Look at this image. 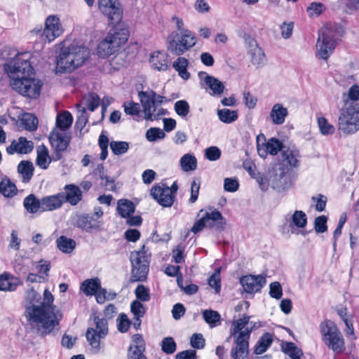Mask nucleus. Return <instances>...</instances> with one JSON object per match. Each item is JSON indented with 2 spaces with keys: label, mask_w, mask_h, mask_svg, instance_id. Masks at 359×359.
Returning <instances> with one entry per match:
<instances>
[{
  "label": "nucleus",
  "mask_w": 359,
  "mask_h": 359,
  "mask_svg": "<svg viewBox=\"0 0 359 359\" xmlns=\"http://www.w3.org/2000/svg\"><path fill=\"white\" fill-rule=\"evenodd\" d=\"M130 311L134 315V318H142L146 313L145 307L138 300H135L131 303Z\"/></svg>",
  "instance_id": "obj_56"
},
{
  "label": "nucleus",
  "mask_w": 359,
  "mask_h": 359,
  "mask_svg": "<svg viewBox=\"0 0 359 359\" xmlns=\"http://www.w3.org/2000/svg\"><path fill=\"white\" fill-rule=\"evenodd\" d=\"M145 347L142 346H130L128 353V359H147L144 354Z\"/></svg>",
  "instance_id": "obj_49"
},
{
  "label": "nucleus",
  "mask_w": 359,
  "mask_h": 359,
  "mask_svg": "<svg viewBox=\"0 0 359 359\" xmlns=\"http://www.w3.org/2000/svg\"><path fill=\"white\" fill-rule=\"evenodd\" d=\"M64 189V203L68 202L72 205H76L82 200V191L75 184H67Z\"/></svg>",
  "instance_id": "obj_25"
},
{
  "label": "nucleus",
  "mask_w": 359,
  "mask_h": 359,
  "mask_svg": "<svg viewBox=\"0 0 359 359\" xmlns=\"http://www.w3.org/2000/svg\"><path fill=\"white\" fill-rule=\"evenodd\" d=\"M29 56L27 53L18 54L11 62L9 71L17 74V78L29 76L34 74V68L29 62Z\"/></svg>",
  "instance_id": "obj_16"
},
{
  "label": "nucleus",
  "mask_w": 359,
  "mask_h": 359,
  "mask_svg": "<svg viewBox=\"0 0 359 359\" xmlns=\"http://www.w3.org/2000/svg\"><path fill=\"white\" fill-rule=\"evenodd\" d=\"M94 323L95 327H88L86 336L93 352L97 353L100 351V340L108 334V323L105 318L98 316L95 317Z\"/></svg>",
  "instance_id": "obj_14"
},
{
  "label": "nucleus",
  "mask_w": 359,
  "mask_h": 359,
  "mask_svg": "<svg viewBox=\"0 0 359 359\" xmlns=\"http://www.w3.org/2000/svg\"><path fill=\"white\" fill-rule=\"evenodd\" d=\"M312 201L315 203V208L318 212H323L326 207L327 197L322 194L311 198Z\"/></svg>",
  "instance_id": "obj_63"
},
{
  "label": "nucleus",
  "mask_w": 359,
  "mask_h": 359,
  "mask_svg": "<svg viewBox=\"0 0 359 359\" xmlns=\"http://www.w3.org/2000/svg\"><path fill=\"white\" fill-rule=\"evenodd\" d=\"M135 294L140 302H148L150 299L149 290L143 285H138L137 286Z\"/></svg>",
  "instance_id": "obj_57"
},
{
  "label": "nucleus",
  "mask_w": 359,
  "mask_h": 359,
  "mask_svg": "<svg viewBox=\"0 0 359 359\" xmlns=\"http://www.w3.org/2000/svg\"><path fill=\"white\" fill-rule=\"evenodd\" d=\"M100 104V99L97 94L93 93L88 95V100L86 101V107L88 109L93 111L96 108L99 107Z\"/></svg>",
  "instance_id": "obj_64"
},
{
  "label": "nucleus",
  "mask_w": 359,
  "mask_h": 359,
  "mask_svg": "<svg viewBox=\"0 0 359 359\" xmlns=\"http://www.w3.org/2000/svg\"><path fill=\"white\" fill-rule=\"evenodd\" d=\"M282 351L287 354L291 359H301L303 351L293 342H285L281 347Z\"/></svg>",
  "instance_id": "obj_42"
},
{
  "label": "nucleus",
  "mask_w": 359,
  "mask_h": 359,
  "mask_svg": "<svg viewBox=\"0 0 359 359\" xmlns=\"http://www.w3.org/2000/svg\"><path fill=\"white\" fill-rule=\"evenodd\" d=\"M273 342L272 334L265 332L260 337L255 347V353L257 355L264 353Z\"/></svg>",
  "instance_id": "obj_41"
},
{
  "label": "nucleus",
  "mask_w": 359,
  "mask_h": 359,
  "mask_svg": "<svg viewBox=\"0 0 359 359\" xmlns=\"http://www.w3.org/2000/svg\"><path fill=\"white\" fill-rule=\"evenodd\" d=\"M151 196L158 204L165 208L171 207L175 200V196L171 195L168 187L164 184H156L150 190Z\"/></svg>",
  "instance_id": "obj_18"
},
{
  "label": "nucleus",
  "mask_w": 359,
  "mask_h": 359,
  "mask_svg": "<svg viewBox=\"0 0 359 359\" xmlns=\"http://www.w3.org/2000/svg\"><path fill=\"white\" fill-rule=\"evenodd\" d=\"M243 290L248 294H254L261 291L266 284V279L264 276L248 275L242 277L240 280Z\"/></svg>",
  "instance_id": "obj_21"
},
{
  "label": "nucleus",
  "mask_w": 359,
  "mask_h": 359,
  "mask_svg": "<svg viewBox=\"0 0 359 359\" xmlns=\"http://www.w3.org/2000/svg\"><path fill=\"white\" fill-rule=\"evenodd\" d=\"M177 344L174 339L171 337H167L163 339L161 341V350L166 354H172L176 351Z\"/></svg>",
  "instance_id": "obj_52"
},
{
  "label": "nucleus",
  "mask_w": 359,
  "mask_h": 359,
  "mask_svg": "<svg viewBox=\"0 0 359 359\" xmlns=\"http://www.w3.org/2000/svg\"><path fill=\"white\" fill-rule=\"evenodd\" d=\"M250 54L252 63L257 67H262L266 63V57L264 50L262 48L258 46L256 42H255L254 46H251Z\"/></svg>",
  "instance_id": "obj_35"
},
{
  "label": "nucleus",
  "mask_w": 359,
  "mask_h": 359,
  "mask_svg": "<svg viewBox=\"0 0 359 359\" xmlns=\"http://www.w3.org/2000/svg\"><path fill=\"white\" fill-rule=\"evenodd\" d=\"M104 215L100 206L94 208L93 213H84L78 216L76 226L86 233H97L104 229Z\"/></svg>",
  "instance_id": "obj_11"
},
{
  "label": "nucleus",
  "mask_w": 359,
  "mask_h": 359,
  "mask_svg": "<svg viewBox=\"0 0 359 359\" xmlns=\"http://www.w3.org/2000/svg\"><path fill=\"white\" fill-rule=\"evenodd\" d=\"M327 217L325 215L318 216L315 219L314 229L317 233H324L327 230Z\"/></svg>",
  "instance_id": "obj_58"
},
{
  "label": "nucleus",
  "mask_w": 359,
  "mask_h": 359,
  "mask_svg": "<svg viewBox=\"0 0 359 359\" xmlns=\"http://www.w3.org/2000/svg\"><path fill=\"white\" fill-rule=\"evenodd\" d=\"M318 126L320 133L323 135H332L335 132L334 126L330 123L325 117L318 118Z\"/></svg>",
  "instance_id": "obj_47"
},
{
  "label": "nucleus",
  "mask_w": 359,
  "mask_h": 359,
  "mask_svg": "<svg viewBox=\"0 0 359 359\" xmlns=\"http://www.w3.org/2000/svg\"><path fill=\"white\" fill-rule=\"evenodd\" d=\"M63 31L62 26L57 15H50L46 19L45 28L42 36H44L48 42H51L59 37L63 33Z\"/></svg>",
  "instance_id": "obj_19"
},
{
  "label": "nucleus",
  "mask_w": 359,
  "mask_h": 359,
  "mask_svg": "<svg viewBox=\"0 0 359 359\" xmlns=\"http://www.w3.org/2000/svg\"><path fill=\"white\" fill-rule=\"evenodd\" d=\"M269 294L272 298L279 299L283 295V289L278 282H273L269 285Z\"/></svg>",
  "instance_id": "obj_62"
},
{
  "label": "nucleus",
  "mask_w": 359,
  "mask_h": 359,
  "mask_svg": "<svg viewBox=\"0 0 359 359\" xmlns=\"http://www.w3.org/2000/svg\"><path fill=\"white\" fill-rule=\"evenodd\" d=\"M205 156L209 161H215L220 158L221 151L218 147L212 146L205 150Z\"/></svg>",
  "instance_id": "obj_61"
},
{
  "label": "nucleus",
  "mask_w": 359,
  "mask_h": 359,
  "mask_svg": "<svg viewBox=\"0 0 359 359\" xmlns=\"http://www.w3.org/2000/svg\"><path fill=\"white\" fill-rule=\"evenodd\" d=\"M90 57V50L85 46L71 44L62 48L56 58L55 72L71 73L81 67Z\"/></svg>",
  "instance_id": "obj_2"
},
{
  "label": "nucleus",
  "mask_w": 359,
  "mask_h": 359,
  "mask_svg": "<svg viewBox=\"0 0 359 359\" xmlns=\"http://www.w3.org/2000/svg\"><path fill=\"white\" fill-rule=\"evenodd\" d=\"M338 129L346 135L359 130V105H343L338 118Z\"/></svg>",
  "instance_id": "obj_8"
},
{
  "label": "nucleus",
  "mask_w": 359,
  "mask_h": 359,
  "mask_svg": "<svg viewBox=\"0 0 359 359\" xmlns=\"http://www.w3.org/2000/svg\"><path fill=\"white\" fill-rule=\"evenodd\" d=\"M190 344L193 348L201 349L204 348L205 341L201 334L195 333L191 337Z\"/></svg>",
  "instance_id": "obj_60"
},
{
  "label": "nucleus",
  "mask_w": 359,
  "mask_h": 359,
  "mask_svg": "<svg viewBox=\"0 0 359 359\" xmlns=\"http://www.w3.org/2000/svg\"><path fill=\"white\" fill-rule=\"evenodd\" d=\"M217 116L219 121L224 123H231L236 121L238 116L236 111L226 108L218 109Z\"/></svg>",
  "instance_id": "obj_45"
},
{
  "label": "nucleus",
  "mask_w": 359,
  "mask_h": 359,
  "mask_svg": "<svg viewBox=\"0 0 359 359\" xmlns=\"http://www.w3.org/2000/svg\"><path fill=\"white\" fill-rule=\"evenodd\" d=\"M165 136V134L164 131L159 128H151L146 133V138L149 142L162 140Z\"/></svg>",
  "instance_id": "obj_53"
},
{
  "label": "nucleus",
  "mask_w": 359,
  "mask_h": 359,
  "mask_svg": "<svg viewBox=\"0 0 359 359\" xmlns=\"http://www.w3.org/2000/svg\"><path fill=\"white\" fill-rule=\"evenodd\" d=\"M101 282L99 278L87 279L83 282L81 290L86 295H93L100 288Z\"/></svg>",
  "instance_id": "obj_39"
},
{
  "label": "nucleus",
  "mask_w": 359,
  "mask_h": 359,
  "mask_svg": "<svg viewBox=\"0 0 359 359\" xmlns=\"http://www.w3.org/2000/svg\"><path fill=\"white\" fill-rule=\"evenodd\" d=\"M42 212L53 211L60 208L64 204V192L46 196L41 198Z\"/></svg>",
  "instance_id": "obj_24"
},
{
  "label": "nucleus",
  "mask_w": 359,
  "mask_h": 359,
  "mask_svg": "<svg viewBox=\"0 0 359 359\" xmlns=\"http://www.w3.org/2000/svg\"><path fill=\"white\" fill-rule=\"evenodd\" d=\"M319 330L323 341L334 353L339 354L345 351L344 337L333 321L324 320L319 325Z\"/></svg>",
  "instance_id": "obj_7"
},
{
  "label": "nucleus",
  "mask_w": 359,
  "mask_h": 359,
  "mask_svg": "<svg viewBox=\"0 0 359 359\" xmlns=\"http://www.w3.org/2000/svg\"><path fill=\"white\" fill-rule=\"evenodd\" d=\"M36 165L43 170L47 169L53 160L49 155L47 147L44 144L39 145L36 148Z\"/></svg>",
  "instance_id": "obj_29"
},
{
  "label": "nucleus",
  "mask_w": 359,
  "mask_h": 359,
  "mask_svg": "<svg viewBox=\"0 0 359 359\" xmlns=\"http://www.w3.org/2000/svg\"><path fill=\"white\" fill-rule=\"evenodd\" d=\"M23 206L27 212L31 214H35L38 212H43L41 199H39L33 194L28 195L24 198Z\"/></svg>",
  "instance_id": "obj_30"
},
{
  "label": "nucleus",
  "mask_w": 359,
  "mask_h": 359,
  "mask_svg": "<svg viewBox=\"0 0 359 359\" xmlns=\"http://www.w3.org/2000/svg\"><path fill=\"white\" fill-rule=\"evenodd\" d=\"M174 109L176 114L182 118H185L190 111L189 103L184 100H180L175 103Z\"/></svg>",
  "instance_id": "obj_51"
},
{
  "label": "nucleus",
  "mask_w": 359,
  "mask_h": 359,
  "mask_svg": "<svg viewBox=\"0 0 359 359\" xmlns=\"http://www.w3.org/2000/svg\"><path fill=\"white\" fill-rule=\"evenodd\" d=\"M124 111L126 114L130 116L139 115L140 112V106L138 103L133 101L125 102L123 104Z\"/></svg>",
  "instance_id": "obj_55"
},
{
  "label": "nucleus",
  "mask_w": 359,
  "mask_h": 359,
  "mask_svg": "<svg viewBox=\"0 0 359 359\" xmlns=\"http://www.w3.org/2000/svg\"><path fill=\"white\" fill-rule=\"evenodd\" d=\"M301 155L296 148L285 147L281 152V160L276 175L278 177L276 187L279 191L292 186L291 170L299 165Z\"/></svg>",
  "instance_id": "obj_3"
},
{
  "label": "nucleus",
  "mask_w": 359,
  "mask_h": 359,
  "mask_svg": "<svg viewBox=\"0 0 359 359\" xmlns=\"http://www.w3.org/2000/svg\"><path fill=\"white\" fill-rule=\"evenodd\" d=\"M34 168L29 161H21L18 165V172L24 183L29 182L33 177Z\"/></svg>",
  "instance_id": "obj_31"
},
{
  "label": "nucleus",
  "mask_w": 359,
  "mask_h": 359,
  "mask_svg": "<svg viewBox=\"0 0 359 359\" xmlns=\"http://www.w3.org/2000/svg\"><path fill=\"white\" fill-rule=\"evenodd\" d=\"M359 100V86L353 84L347 92L342 94L343 105L350 104V105H359L356 102Z\"/></svg>",
  "instance_id": "obj_36"
},
{
  "label": "nucleus",
  "mask_w": 359,
  "mask_h": 359,
  "mask_svg": "<svg viewBox=\"0 0 359 359\" xmlns=\"http://www.w3.org/2000/svg\"><path fill=\"white\" fill-rule=\"evenodd\" d=\"M129 36V31L124 23L115 25L110 29L104 39L98 45L97 55L101 57H107L125 44Z\"/></svg>",
  "instance_id": "obj_6"
},
{
  "label": "nucleus",
  "mask_w": 359,
  "mask_h": 359,
  "mask_svg": "<svg viewBox=\"0 0 359 359\" xmlns=\"http://www.w3.org/2000/svg\"><path fill=\"white\" fill-rule=\"evenodd\" d=\"M287 114V109L283 107L281 104L277 103L273 106L270 116L274 124L280 125L285 122V117Z\"/></svg>",
  "instance_id": "obj_33"
},
{
  "label": "nucleus",
  "mask_w": 359,
  "mask_h": 359,
  "mask_svg": "<svg viewBox=\"0 0 359 359\" xmlns=\"http://www.w3.org/2000/svg\"><path fill=\"white\" fill-rule=\"evenodd\" d=\"M250 317L245 316L233 322V330L231 335L236 337V346L231 350V356L233 359H240L247 357L249 351V339L250 334L255 327H246L250 323Z\"/></svg>",
  "instance_id": "obj_5"
},
{
  "label": "nucleus",
  "mask_w": 359,
  "mask_h": 359,
  "mask_svg": "<svg viewBox=\"0 0 359 359\" xmlns=\"http://www.w3.org/2000/svg\"><path fill=\"white\" fill-rule=\"evenodd\" d=\"M342 36L341 28L335 24H327L319 32L316 42V56L327 60L333 53Z\"/></svg>",
  "instance_id": "obj_4"
},
{
  "label": "nucleus",
  "mask_w": 359,
  "mask_h": 359,
  "mask_svg": "<svg viewBox=\"0 0 359 359\" xmlns=\"http://www.w3.org/2000/svg\"><path fill=\"white\" fill-rule=\"evenodd\" d=\"M98 7L110 23L115 25L123 23L121 22L123 9L118 0H98Z\"/></svg>",
  "instance_id": "obj_15"
},
{
  "label": "nucleus",
  "mask_w": 359,
  "mask_h": 359,
  "mask_svg": "<svg viewBox=\"0 0 359 359\" xmlns=\"http://www.w3.org/2000/svg\"><path fill=\"white\" fill-rule=\"evenodd\" d=\"M140 101L143 107L144 118L146 120H153V113L156 111V106L149 92L142 91L139 93Z\"/></svg>",
  "instance_id": "obj_27"
},
{
  "label": "nucleus",
  "mask_w": 359,
  "mask_h": 359,
  "mask_svg": "<svg viewBox=\"0 0 359 359\" xmlns=\"http://www.w3.org/2000/svg\"><path fill=\"white\" fill-rule=\"evenodd\" d=\"M168 55L164 52L156 51L151 54L149 62L153 69L165 71L168 69Z\"/></svg>",
  "instance_id": "obj_26"
},
{
  "label": "nucleus",
  "mask_w": 359,
  "mask_h": 359,
  "mask_svg": "<svg viewBox=\"0 0 359 359\" xmlns=\"http://www.w3.org/2000/svg\"><path fill=\"white\" fill-rule=\"evenodd\" d=\"M34 149V142L27 140L26 137H20L18 140H13L11 144L7 147L6 151L8 154L15 153L20 154H27L30 153Z\"/></svg>",
  "instance_id": "obj_23"
},
{
  "label": "nucleus",
  "mask_w": 359,
  "mask_h": 359,
  "mask_svg": "<svg viewBox=\"0 0 359 359\" xmlns=\"http://www.w3.org/2000/svg\"><path fill=\"white\" fill-rule=\"evenodd\" d=\"M202 215L206 223V227L212 229L215 227L218 230H224L226 225V220L222 213L217 209L209 207L207 209H201L198 215Z\"/></svg>",
  "instance_id": "obj_17"
},
{
  "label": "nucleus",
  "mask_w": 359,
  "mask_h": 359,
  "mask_svg": "<svg viewBox=\"0 0 359 359\" xmlns=\"http://www.w3.org/2000/svg\"><path fill=\"white\" fill-rule=\"evenodd\" d=\"M285 147L283 142L274 137L270 138L265 144H257V151L261 157L265 158L267 154L272 156L276 155L279 151L282 152Z\"/></svg>",
  "instance_id": "obj_22"
},
{
  "label": "nucleus",
  "mask_w": 359,
  "mask_h": 359,
  "mask_svg": "<svg viewBox=\"0 0 359 359\" xmlns=\"http://www.w3.org/2000/svg\"><path fill=\"white\" fill-rule=\"evenodd\" d=\"M201 81V87L210 89V94L212 96H221L224 93L225 86L224 83L217 78L209 75L205 72H199L198 74Z\"/></svg>",
  "instance_id": "obj_20"
},
{
  "label": "nucleus",
  "mask_w": 359,
  "mask_h": 359,
  "mask_svg": "<svg viewBox=\"0 0 359 359\" xmlns=\"http://www.w3.org/2000/svg\"><path fill=\"white\" fill-rule=\"evenodd\" d=\"M56 244L58 249L65 253H70L76 246V242L65 236H60L56 240Z\"/></svg>",
  "instance_id": "obj_43"
},
{
  "label": "nucleus",
  "mask_w": 359,
  "mask_h": 359,
  "mask_svg": "<svg viewBox=\"0 0 359 359\" xmlns=\"http://www.w3.org/2000/svg\"><path fill=\"white\" fill-rule=\"evenodd\" d=\"M53 301V295L46 289L43 302L40 305H32L26 309L25 317L29 325L41 336L49 334L59 325L62 318V314L55 311Z\"/></svg>",
  "instance_id": "obj_1"
},
{
  "label": "nucleus",
  "mask_w": 359,
  "mask_h": 359,
  "mask_svg": "<svg viewBox=\"0 0 359 359\" xmlns=\"http://www.w3.org/2000/svg\"><path fill=\"white\" fill-rule=\"evenodd\" d=\"M203 317L206 323L211 327L216 325V323L220 320V315L216 311L205 310L203 311Z\"/></svg>",
  "instance_id": "obj_50"
},
{
  "label": "nucleus",
  "mask_w": 359,
  "mask_h": 359,
  "mask_svg": "<svg viewBox=\"0 0 359 359\" xmlns=\"http://www.w3.org/2000/svg\"><path fill=\"white\" fill-rule=\"evenodd\" d=\"M116 210L122 218H126L135 212V205L130 200L120 199L118 201Z\"/></svg>",
  "instance_id": "obj_34"
},
{
  "label": "nucleus",
  "mask_w": 359,
  "mask_h": 359,
  "mask_svg": "<svg viewBox=\"0 0 359 359\" xmlns=\"http://www.w3.org/2000/svg\"><path fill=\"white\" fill-rule=\"evenodd\" d=\"M0 194L6 198H12L17 194L16 186L7 176H4L1 180Z\"/></svg>",
  "instance_id": "obj_37"
},
{
  "label": "nucleus",
  "mask_w": 359,
  "mask_h": 359,
  "mask_svg": "<svg viewBox=\"0 0 359 359\" xmlns=\"http://www.w3.org/2000/svg\"><path fill=\"white\" fill-rule=\"evenodd\" d=\"M110 148L114 154L119 156L126 154L129 149V144L124 141H111Z\"/></svg>",
  "instance_id": "obj_48"
},
{
  "label": "nucleus",
  "mask_w": 359,
  "mask_h": 359,
  "mask_svg": "<svg viewBox=\"0 0 359 359\" xmlns=\"http://www.w3.org/2000/svg\"><path fill=\"white\" fill-rule=\"evenodd\" d=\"M172 32L167 39L168 50L172 54L180 56L195 46L196 40L194 34L189 29L182 30L180 36Z\"/></svg>",
  "instance_id": "obj_9"
},
{
  "label": "nucleus",
  "mask_w": 359,
  "mask_h": 359,
  "mask_svg": "<svg viewBox=\"0 0 359 359\" xmlns=\"http://www.w3.org/2000/svg\"><path fill=\"white\" fill-rule=\"evenodd\" d=\"M73 122V117L71 113L68 111H64L62 113L58 114L56 118V126L55 128H60L61 130H67L71 127Z\"/></svg>",
  "instance_id": "obj_40"
},
{
  "label": "nucleus",
  "mask_w": 359,
  "mask_h": 359,
  "mask_svg": "<svg viewBox=\"0 0 359 359\" xmlns=\"http://www.w3.org/2000/svg\"><path fill=\"white\" fill-rule=\"evenodd\" d=\"M307 224V216L302 210H295L292 215L289 223L292 233H294V228L304 229Z\"/></svg>",
  "instance_id": "obj_32"
},
{
  "label": "nucleus",
  "mask_w": 359,
  "mask_h": 359,
  "mask_svg": "<svg viewBox=\"0 0 359 359\" xmlns=\"http://www.w3.org/2000/svg\"><path fill=\"white\" fill-rule=\"evenodd\" d=\"M130 321L125 313H121L117 319L118 330L122 333L126 332L130 327Z\"/></svg>",
  "instance_id": "obj_59"
},
{
  "label": "nucleus",
  "mask_w": 359,
  "mask_h": 359,
  "mask_svg": "<svg viewBox=\"0 0 359 359\" xmlns=\"http://www.w3.org/2000/svg\"><path fill=\"white\" fill-rule=\"evenodd\" d=\"M21 284L22 282L19 278L9 273L4 272L0 275V290L1 291H14Z\"/></svg>",
  "instance_id": "obj_28"
},
{
  "label": "nucleus",
  "mask_w": 359,
  "mask_h": 359,
  "mask_svg": "<svg viewBox=\"0 0 359 359\" xmlns=\"http://www.w3.org/2000/svg\"><path fill=\"white\" fill-rule=\"evenodd\" d=\"M189 61L182 57H179L172 64L173 68L178 72L179 76L187 81L190 78V73L187 71Z\"/></svg>",
  "instance_id": "obj_38"
},
{
  "label": "nucleus",
  "mask_w": 359,
  "mask_h": 359,
  "mask_svg": "<svg viewBox=\"0 0 359 359\" xmlns=\"http://www.w3.org/2000/svg\"><path fill=\"white\" fill-rule=\"evenodd\" d=\"M49 142L53 149L52 154L53 161L60 160L63 154L67 150L69 146L72 136L71 133L65 130L54 128L49 135Z\"/></svg>",
  "instance_id": "obj_13"
},
{
  "label": "nucleus",
  "mask_w": 359,
  "mask_h": 359,
  "mask_svg": "<svg viewBox=\"0 0 359 359\" xmlns=\"http://www.w3.org/2000/svg\"><path fill=\"white\" fill-rule=\"evenodd\" d=\"M180 166L184 172L193 171L196 169L197 160L191 154H186L180 158Z\"/></svg>",
  "instance_id": "obj_44"
},
{
  "label": "nucleus",
  "mask_w": 359,
  "mask_h": 359,
  "mask_svg": "<svg viewBox=\"0 0 359 359\" xmlns=\"http://www.w3.org/2000/svg\"><path fill=\"white\" fill-rule=\"evenodd\" d=\"M42 85L40 80L28 76L15 78L11 83L13 90L31 99H36L39 97Z\"/></svg>",
  "instance_id": "obj_12"
},
{
  "label": "nucleus",
  "mask_w": 359,
  "mask_h": 359,
  "mask_svg": "<svg viewBox=\"0 0 359 359\" xmlns=\"http://www.w3.org/2000/svg\"><path fill=\"white\" fill-rule=\"evenodd\" d=\"M130 262L132 264V281L137 282L146 280L149 272L150 255L144 245L139 251L131 254Z\"/></svg>",
  "instance_id": "obj_10"
},
{
  "label": "nucleus",
  "mask_w": 359,
  "mask_h": 359,
  "mask_svg": "<svg viewBox=\"0 0 359 359\" xmlns=\"http://www.w3.org/2000/svg\"><path fill=\"white\" fill-rule=\"evenodd\" d=\"M325 9V6L321 3L313 2L306 8V12L309 17H318Z\"/></svg>",
  "instance_id": "obj_54"
},
{
  "label": "nucleus",
  "mask_w": 359,
  "mask_h": 359,
  "mask_svg": "<svg viewBox=\"0 0 359 359\" xmlns=\"http://www.w3.org/2000/svg\"><path fill=\"white\" fill-rule=\"evenodd\" d=\"M22 125L29 131H34L38 126V119L32 114H25L21 120Z\"/></svg>",
  "instance_id": "obj_46"
}]
</instances>
